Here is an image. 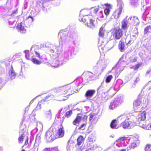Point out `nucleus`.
I'll return each mask as SVG.
<instances>
[{
    "instance_id": "nucleus-1",
    "label": "nucleus",
    "mask_w": 151,
    "mask_h": 151,
    "mask_svg": "<svg viewBox=\"0 0 151 151\" xmlns=\"http://www.w3.org/2000/svg\"><path fill=\"white\" fill-rule=\"evenodd\" d=\"M72 90L70 86L67 85L54 89L53 93L54 94L59 93L63 95V96L65 97V99H66L68 98L69 96L73 93Z\"/></svg>"
},
{
    "instance_id": "nucleus-2",
    "label": "nucleus",
    "mask_w": 151,
    "mask_h": 151,
    "mask_svg": "<svg viewBox=\"0 0 151 151\" xmlns=\"http://www.w3.org/2000/svg\"><path fill=\"white\" fill-rule=\"evenodd\" d=\"M80 21L84 22L85 25L89 28L93 29L95 27L96 19L91 15H87L83 17H80L79 18Z\"/></svg>"
},
{
    "instance_id": "nucleus-3",
    "label": "nucleus",
    "mask_w": 151,
    "mask_h": 151,
    "mask_svg": "<svg viewBox=\"0 0 151 151\" xmlns=\"http://www.w3.org/2000/svg\"><path fill=\"white\" fill-rule=\"evenodd\" d=\"M61 126V127L58 129L57 132L55 133L54 137L52 136L51 132L50 131H47L45 134L47 139L49 141H51L55 139L63 137L65 134L64 129L62 124Z\"/></svg>"
},
{
    "instance_id": "nucleus-4",
    "label": "nucleus",
    "mask_w": 151,
    "mask_h": 151,
    "mask_svg": "<svg viewBox=\"0 0 151 151\" xmlns=\"http://www.w3.org/2000/svg\"><path fill=\"white\" fill-rule=\"evenodd\" d=\"M55 100V97L54 95L51 94L46 96L45 99H42L38 103L36 108L37 109H40L41 106L47 104L48 101H52Z\"/></svg>"
},
{
    "instance_id": "nucleus-5",
    "label": "nucleus",
    "mask_w": 151,
    "mask_h": 151,
    "mask_svg": "<svg viewBox=\"0 0 151 151\" xmlns=\"http://www.w3.org/2000/svg\"><path fill=\"white\" fill-rule=\"evenodd\" d=\"M123 31L119 28H114L112 31L111 35L116 40L120 39L123 37Z\"/></svg>"
},
{
    "instance_id": "nucleus-6",
    "label": "nucleus",
    "mask_w": 151,
    "mask_h": 151,
    "mask_svg": "<svg viewBox=\"0 0 151 151\" xmlns=\"http://www.w3.org/2000/svg\"><path fill=\"white\" fill-rule=\"evenodd\" d=\"M16 27L17 29L21 33L24 34L26 33V29L24 28L22 22H21L18 24Z\"/></svg>"
},
{
    "instance_id": "nucleus-7",
    "label": "nucleus",
    "mask_w": 151,
    "mask_h": 151,
    "mask_svg": "<svg viewBox=\"0 0 151 151\" xmlns=\"http://www.w3.org/2000/svg\"><path fill=\"white\" fill-rule=\"evenodd\" d=\"M117 2L118 5H119V8L118 15L116 17V16L114 17V18L116 19L119 18L120 17V16L122 13V10L123 8L122 5H123V4L122 3V0H117Z\"/></svg>"
},
{
    "instance_id": "nucleus-8",
    "label": "nucleus",
    "mask_w": 151,
    "mask_h": 151,
    "mask_svg": "<svg viewBox=\"0 0 151 151\" xmlns=\"http://www.w3.org/2000/svg\"><path fill=\"white\" fill-rule=\"evenodd\" d=\"M96 91L94 89H89L86 92L85 96L87 99L91 98L95 94Z\"/></svg>"
},
{
    "instance_id": "nucleus-9",
    "label": "nucleus",
    "mask_w": 151,
    "mask_h": 151,
    "mask_svg": "<svg viewBox=\"0 0 151 151\" xmlns=\"http://www.w3.org/2000/svg\"><path fill=\"white\" fill-rule=\"evenodd\" d=\"M146 113L145 111L139 112L138 115V120L139 121H143L146 118Z\"/></svg>"
},
{
    "instance_id": "nucleus-10",
    "label": "nucleus",
    "mask_w": 151,
    "mask_h": 151,
    "mask_svg": "<svg viewBox=\"0 0 151 151\" xmlns=\"http://www.w3.org/2000/svg\"><path fill=\"white\" fill-rule=\"evenodd\" d=\"M96 136L95 135V134H91V135H90L88 138V141L87 142V146L88 147L91 146L90 142H92L93 143L95 141Z\"/></svg>"
},
{
    "instance_id": "nucleus-11",
    "label": "nucleus",
    "mask_w": 151,
    "mask_h": 151,
    "mask_svg": "<svg viewBox=\"0 0 151 151\" xmlns=\"http://www.w3.org/2000/svg\"><path fill=\"white\" fill-rule=\"evenodd\" d=\"M140 125L144 129L151 130V122L149 124H147L146 122H143Z\"/></svg>"
},
{
    "instance_id": "nucleus-12",
    "label": "nucleus",
    "mask_w": 151,
    "mask_h": 151,
    "mask_svg": "<svg viewBox=\"0 0 151 151\" xmlns=\"http://www.w3.org/2000/svg\"><path fill=\"white\" fill-rule=\"evenodd\" d=\"M106 8L104 9V13L106 16H108L110 12V9L111 8V5L109 4H105Z\"/></svg>"
},
{
    "instance_id": "nucleus-13",
    "label": "nucleus",
    "mask_w": 151,
    "mask_h": 151,
    "mask_svg": "<svg viewBox=\"0 0 151 151\" xmlns=\"http://www.w3.org/2000/svg\"><path fill=\"white\" fill-rule=\"evenodd\" d=\"M139 141L138 139L137 138L134 139L133 142H132L130 145L129 146V147L130 148L134 149L137 147V146L139 145Z\"/></svg>"
},
{
    "instance_id": "nucleus-14",
    "label": "nucleus",
    "mask_w": 151,
    "mask_h": 151,
    "mask_svg": "<svg viewBox=\"0 0 151 151\" xmlns=\"http://www.w3.org/2000/svg\"><path fill=\"white\" fill-rule=\"evenodd\" d=\"M105 32V26H102L99 29L98 34L99 37H104V36Z\"/></svg>"
},
{
    "instance_id": "nucleus-15",
    "label": "nucleus",
    "mask_w": 151,
    "mask_h": 151,
    "mask_svg": "<svg viewBox=\"0 0 151 151\" xmlns=\"http://www.w3.org/2000/svg\"><path fill=\"white\" fill-rule=\"evenodd\" d=\"M141 103V98L138 99L134 100L133 103L134 108L136 109L140 105Z\"/></svg>"
},
{
    "instance_id": "nucleus-16",
    "label": "nucleus",
    "mask_w": 151,
    "mask_h": 151,
    "mask_svg": "<svg viewBox=\"0 0 151 151\" xmlns=\"http://www.w3.org/2000/svg\"><path fill=\"white\" fill-rule=\"evenodd\" d=\"M85 138L81 135H79L77 138V145L78 146H80L83 143L85 140Z\"/></svg>"
},
{
    "instance_id": "nucleus-17",
    "label": "nucleus",
    "mask_w": 151,
    "mask_h": 151,
    "mask_svg": "<svg viewBox=\"0 0 151 151\" xmlns=\"http://www.w3.org/2000/svg\"><path fill=\"white\" fill-rule=\"evenodd\" d=\"M151 33V25L145 27L144 29V35H146Z\"/></svg>"
},
{
    "instance_id": "nucleus-18",
    "label": "nucleus",
    "mask_w": 151,
    "mask_h": 151,
    "mask_svg": "<svg viewBox=\"0 0 151 151\" xmlns=\"http://www.w3.org/2000/svg\"><path fill=\"white\" fill-rule=\"evenodd\" d=\"M118 48L121 52L125 49V44L122 40H121L119 41Z\"/></svg>"
},
{
    "instance_id": "nucleus-19",
    "label": "nucleus",
    "mask_w": 151,
    "mask_h": 151,
    "mask_svg": "<svg viewBox=\"0 0 151 151\" xmlns=\"http://www.w3.org/2000/svg\"><path fill=\"white\" fill-rule=\"evenodd\" d=\"M122 28L124 30H126L127 31L128 28L127 21L124 20L122 21Z\"/></svg>"
},
{
    "instance_id": "nucleus-20",
    "label": "nucleus",
    "mask_w": 151,
    "mask_h": 151,
    "mask_svg": "<svg viewBox=\"0 0 151 151\" xmlns=\"http://www.w3.org/2000/svg\"><path fill=\"white\" fill-rule=\"evenodd\" d=\"M130 124L128 121H124L122 123V126L124 129L128 128L130 126Z\"/></svg>"
},
{
    "instance_id": "nucleus-21",
    "label": "nucleus",
    "mask_w": 151,
    "mask_h": 151,
    "mask_svg": "<svg viewBox=\"0 0 151 151\" xmlns=\"http://www.w3.org/2000/svg\"><path fill=\"white\" fill-rule=\"evenodd\" d=\"M82 119V117L77 116L73 122V124L74 125H76V124L79 123L81 121Z\"/></svg>"
},
{
    "instance_id": "nucleus-22",
    "label": "nucleus",
    "mask_w": 151,
    "mask_h": 151,
    "mask_svg": "<svg viewBox=\"0 0 151 151\" xmlns=\"http://www.w3.org/2000/svg\"><path fill=\"white\" fill-rule=\"evenodd\" d=\"M9 77L11 80L15 78L16 74L13 69L9 72Z\"/></svg>"
},
{
    "instance_id": "nucleus-23",
    "label": "nucleus",
    "mask_w": 151,
    "mask_h": 151,
    "mask_svg": "<svg viewBox=\"0 0 151 151\" xmlns=\"http://www.w3.org/2000/svg\"><path fill=\"white\" fill-rule=\"evenodd\" d=\"M117 121L116 119H114L111 122L110 126L113 129H116L117 127Z\"/></svg>"
},
{
    "instance_id": "nucleus-24",
    "label": "nucleus",
    "mask_w": 151,
    "mask_h": 151,
    "mask_svg": "<svg viewBox=\"0 0 151 151\" xmlns=\"http://www.w3.org/2000/svg\"><path fill=\"white\" fill-rule=\"evenodd\" d=\"M24 133V132H22L21 134L19 137L18 140L19 143H21L23 142L24 137H25Z\"/></svg>"
},
{
    "instance_id": "nucleus-25",
    "label": "nucleus",
    "mask_w": 151,
    "mask_h": 151,
    "mask_svg": "<svg viewBox=\"0 0 151 151\" xmlns=\"http://www.w3.org/2000/svg\"><path fill=\"white\" fill-rule=\"evenodd\" d=\"M99 50L103 51H106L107 50V48L105 47V44L104 42H103L102 44L99 45Z\"/></svg>"
},
{
    "instance_id": "nucleus-26",
    "label": "nucleus",
    "mask_w": 151,
    "mask_h": 151,
    "mask_svg": "<svg viewBox=\"0 0 151 151\" xmlns=\"http://www.w3.org/2000/svg\"><path fill=\"white\" fill-rule=\"evenodd\" d=\"M31 61L34 64L39 65L41 63V62L35 58H32L31 60Z\"/></svg>"
},
{
    "instance_id": "nucleus-27",
    "label": "nucleus",
    "mask_w": 151,
    "mask_h": 151,
    "mask_svg": "<svg viewBox=\"0 0 151 151\" xmlns=\"http://www.w3.org/2000/svg\"><path fill=\"white\" fill-rule=\"evenodd\" d=\"M113 78V76L111 75H109L106 78L105 82L106 83H109L111 81V79Z\"/></svg>"
},
{
    "instance_id": "nucleus-28",
    "label": "nucleus",
    "mask_w": 151,
    "mask_h": 151,
    "mask_svg": "<svg viewBox=\"0 0 151 151\" xmlns=\"http://www.w3.org/2000/svg\"><path fill=\"white\" fill-rule=\"evenodd\" d=\"M73 113L72 111L71 110H69L67 111L65 114V117L67 118H69L72 114Z\"/></svg>"
},
{
    "instance_id": "nucleus-29",
    "label": "nucleus",
    "mask_w": 151,
    "mask_h": 151,
    "mask_svg": "<svg viewBox=\"0 0 151 151\" xmlns=\"http://www.w3.org/2000/svg\"><path fill=\"white\" fill-rule=\"evenodd\" d=\"M129 62L131 63H133L136 62L137 61V58L134 57L132 56L130 57L129 58Z\"/></svg>"
},
{
    "instance_id": "nucleus-30",
    "label": "nucleus",
    "mask_w": 151,
    "mask_h": 151,
    "mask_svg": "<svg viewBox=\"0 0 151 151\" xmlns=\"http://www.w3.org/2000/svg\"><path fill=\"white\" fill-rule=\"evenodd\" d=\"M145 150V151H151V145L149 144H147Z\"/></svg>"
},
{
    "instance_id": "nucleus-31",
    "label": "nucleus",
    "mask_w": 151,
    "mask_h": 151,
    "mask_svg": "<svg viewBox=\"0 0 151 151\" xmlns=\"http://www.w3.org/2000/svg\"><path fill=\"white\" fill-rule=\"evenodd\" d=\"M127 137H120L117 140H116V141L117 142H121L123 141L126 140H127Z\"/></svg>"
},
{
    "instance_id": "nucleus-32",
    "label": "nucleus",
    "mask_w": 151,
    "mask_h": 151,
    "mask_svg": "<svg viewBox=\"0 0 151 151\" xmlns=\"http://www.w3.org/2000/svg\"><path fill=\"white\" fill-rule=\"evenodd\" d=\"M97 19H98L100 18H102L104 17V15L102 11H100L98 14Z\"/></svg>"
},
{
    "instance_id": "nucleus-33",
    "label": "nucleus",
    "mask_w": 151,
    "mask_h": 151,
    "mask_svg": "<svg viewBox=\"0 0 151 151\" xmlns=\"http://www.w3.org/2000/svg\"><path fill=\"white\" fill-rule=\"evenodd\" d=\"M141 63H138L136 64L133 68L134 69V70H138V69L141 66Z\"/></svg>"
},
{
    "instance_id": "nucleus-34",
    "label": "nucleus",
    "mask_w": 151,
    "mask_h": 151,
    "mask_svg": "<svg viewBox=\"0 0 151 151\" xmlns=\"http://www.w3.org/2000/svg\"><path fill=\"white\" fill-rule=\"evenodd\" d=\"M35 54L37 55L38 57L40 59L42 60V57L40 56V53H38L37 51H35Z\"/></svg>"
},
{
    "instance_id": "nucleus-35",
    "label": "nucleus",
    "mask_w": 151,
    "mask_h": 151,
    "mask_svg": "<svg viewBox=\"0 0 151 151\" xmlns=\"http://www.w3.org/2000/svg\"><path fill=\"white\" fill-rule=\"evenodd\" d=\"M29 52L28 51V52H27L26 54V58L27 60H29L30 58H29Z\"/></svg>"
},
{
    "instance_id": "nucleus-36",
    "label": "nucleus",
    "mask_w": 151,
    "mask_h": 151,
    "mask_svg": "<svg viewBox=\"0 0 151 151\" xmlns=\"http://www.w3.org/2000/svg\"><path fill=\"white\" fill-rule=\"evenodd\" d=\"M29 138L28 137H27V139H26L25 142L24 143V145L25 146L27 145L28 142Z\"/></svg>"
},
{
    "instance_id": "nucleus-37",
    "label": "nucleus",
    "mask_w": 151,
    "mask_h": 151,
    "mask_svg": "<svg viewBox=\"0 0 151 151\" xmlns=\"http://www.w3.org/2000/svg\"><path fill=\"white\" fill-rule=\"evenodd\" d=\"M86 125V124H82L81 126H80L78 128V129H79V130H80V129H81L83 127H84V126H85Z\"/></svg>"
},
{
    "instance_id": "nucleus-38",
    "label": "nucleus",
    "mask_w": 151,
    "mask_h": 151,
    "mask_svg": "<svg viewBox=\"0 0 151 151\" xmlns=\"http://www.w3.org/2000/svg\"><path fill=\"white\" fill-rule=\"evenodd\" d=\"M99 8H96V9H95L94 10V12L95 13V14H96L97 13V12L99 10Z\"/></svg>"
},
{
    "instance_id": "nucleus-39",
    "label": "nucleus",
    "mask_w": 151,
    "mask_h": 151,
    "mask_svg": "<svg viewBox=\"0 0 151 151\" xmlns=\"http://www.w3.org/2000/svg\"><path fill=\"white\" fill-rule=\"evenodd\" d=\"M50 149L49 148H45L44 149L43 151H49Z\"/></svg>"
},
{
    "instance_id": "nucleus-40",
    "label": "nucleus",
    "mask_w": 151,
    "mask_h": 151,
    "mask_svg": "<svg viewBox=\"0 0 151 151\" xmlns=\"http://www.w3.org/2000/svg\"><path fill=\"white\" fill-rule=\"evenodd\" d=\"M121 117H122V118H121V119H122V118H125L126 117V115H122V116H121Z\"/></svg>"
},
{
    "instance_id": "nucleus-41",
    "label": "nucleus",
    "mask_w": 151,
    "mask_h": 151,
    "mask_svg": "<svg viewBox=\"0 0 151 151\" xmlns=\"http://www.w3.org/2000/svg\"><path fill=\"white\" fill-rule=\"evenodd\" d=\"M120 151H126V150L125 149H122Z\"/></svg>"
},
{
    "instance_id": "nucleus-42",
    "label": "nucleus",
    "mask_w": 151,
    "mask_h": 151,
    "mask_svg": "<svg viewBox=\"0 0 151 151\" xmlns=\"http://www.w3.org/2000/svg\"><path fill=\"white\" fill-rule=\"evenodd\" d=\"M30 17L32 19V17Z\"/></svg>"
},
{
    "instance_id": "nucleus-43",
    "label": "nucleus",
    "mask_w": 151,
    "mask_h": 151,
    "mask_svg": "<svg viewBox=\"0 0 151 151\" xmlns=\"http://www.w3.org/2000/svg\"><path fill=\"white\" fill-rule=\"evenodd\" d=\"M88 150H91V148H90L89 149H88Z\"/></svg>"
},
{
    "instance_id": "nucleus-44",
    "label": "nucleus",
    "mask_w": 151,
    "mask_h": 151,
    "mask_svg": "<svg viewBox=\"0 0 151 151\" xmlns=\"http://www.w3.org/2000/svg\"><path fill=\"white\" fill-rule=\"evenodd\" d=\"M118 76H117V77H118Z\"/></svg>"
},
{
    "instance_id": "nucleus-45",
    "label": "nucleus",
    "mask_w": 151,
    "mask_h": 151,
    "mask_svg": "<svg viewBox=\"0 0 151 151\" xmlns=\"http://www.w3.org/2000/svg\"><path fill=\"white\" fill-rule=\"evenodd\" d=\"M93 147H94V145H93Z\"/></svg>"
}]
</instances>
